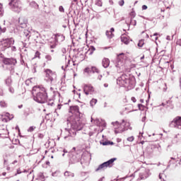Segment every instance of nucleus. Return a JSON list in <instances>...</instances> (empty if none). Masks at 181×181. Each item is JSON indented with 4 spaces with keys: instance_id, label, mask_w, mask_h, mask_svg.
Masks as SVG:
<instances>
[{
    "instance_id": "f257e3e1",
    "label": "nucleus",
    "mask_w": 181,
    "mask_h": 181,
    "mask_svg": "<svg viewBox=\"0 0 181 181\" xmlns=\"http://www.w3.org/2000/svg\"><path fill=\"white\" fill-rule=\"evenodd\" d=\"M68 125L70 129H65L64 139L66 141H76L77 131H81L84 127V124L81 122V117L69 116L67 119Z\"/></svg>"
},
{
    "instance_id": "f03ea898",
    "label": "nucleus",
    "mask_w": 181,
    "mask_h": 181,
    "mask_svg": "<svg viewBox=\"0 0 181 181\" xmlns=\"http://www.w3.org/2000/svg\"><path fill=\"white\" fill-rule=\"evenodd\" d=\"M32 94L36 103L45 104L47 101V90L43 86H34Z\"/></svg>"
},
{
    "instance_id": "7ed1b4c3",
    "label": "nucleus",
    "mask_w": 181,
    "mask_h": 181,
    "mask_svg": "<svg viewBox=\"0 0 181 181\" xmlns=\"http://www.w3.org/2000/svg\"><path fill=\"white\" fill-rule=\"evenodd\" d=\"M117 84L120 87H125L128 90H131L135 87V78H129V76L123 74L117 79Z\"/></svg>"
},
{
    "instance_id": "20e7f679",
    "label": "nucleus",
    "mask_w": 181,
    "mask_h": 181,
    "mask_svg": "<svg viewBox=\"0 0 181 181\" xmlns=\"http://www.w3.org/2000/svg\"><path fill=\"white\" fill-rule=\"evenodd\" d=\"M112 125H113L115 128V134H121L125 131H128V129H132V128L129 127V122L125 121L124 119L122 120V122L119 123L118 121L112 122Z\"/></svg>"
},
{
    "instance_id": "39448f33",
    "label": "nucleus",
    "mask_w": 181,
    "mask_h": 181,
    "mask_svg": "<svg viewBox=\"0 0 181 181\" xmlns=\"http://www.w3.org/2000/svg\"><path fill=\"white\" fill-rule=\"evenodd\" d=\"M8 6H10V9H11L13 12H16V13H21L23 9L22 1H21V0H11L8 3Z\"/></svg>"
},
{
    "instance_id": "423d86ee",
    "label": "nucleus",
    "mask_w": 181,
    "mask_h": 181,
    "mask_svg": "<svg viewBox=\"0 0 181 181\" xmlns=\"http://www.w3.org/2000/svg\"><path fill=\"white\" fill-rule=\"evenodd\" d=\"M13 43H15L13 38L3 39L0 42V50H6V49L11 47Z\"/></svg>"
},
{
    "instance_id": "0eeeda50",
    "label": "nucleus",
    "mask_w": 181,
    "mask_h": 181,
    "mask_svg": "<svg viewBox=\"0 0 181 181\" xmlns=\"http://www.w3.org/2000/svg\"><path fill=\"white\" fill-rule=\"evenodd\" d=\"M45 73H46V77H45L46 81H47L48 83H50L52 86H54L57 81V80L56 79V74H53V71H52V70L50 69H46Z\"/></svg>"
},
{
    "instance_id": "6e6552de",
    "label": "nucleus",
    "mask_w": 181,
    "mask_h": 181,
    "mask_svg": "<svg viewBox=\"0 0 181 181\" xmlns=\"http://www.w3.org/2000/svg\"><path fill=\"white\" fill-rule=\"evenodd\" d=\"M45 73H46V77H45L46 81H47L48 83H50L52 86H54L57 81V80L56 79V74H53V71H52V70L50 69H46Z\"/></svg>"
},
{
    "instance_id": "1a4fd4ad",
    "label": "nucleus",
    "mask_w": 181,
    "mask_h": 181,
    "mask_svg": "<svg viewBox=\"0 0 181 181\" xmlns=\"http://www.w3.org/2000/svg\"><path fill=\"white\" fill-rule=\"evenodd\" d=\"M68 155L69 156V165H74V163L80 162V159H81V156L76 153H69Z\"/></svg>"
},
{
    "instance_id": "9d476101",
    "label": "nucleus",
    "mask_w": 181,
    "mask_h": 181,
    "mask_svg": "<svg viewBox=\"0 0 181 181\" xmlns=\"http://www.w3.org/2000/svg\"><path fill=\"white\" fill-rule=\"evenodd\" d=\"M15 25L17 28L25 29V28L28 26V20L24 17H20L18 20L15 22Z\"/></svg>"
},
{
    "instance_id": "9b49d317",
    "label": "nucleus",
    "mask_w": 181,
    "mask_h": 181,
    "mask_svg": "<svg viewBox=\"0 0 181 181\" xmlns=\"http://www.w3.org/2000/svg\"><path fill=\"white\" fill-rule=\"evenodd\" d=\"M171 128H176L177 129H181V117H177L170 123Z\"/></svg>"
},
{
    "instance_id": "f8f14e48",
    "label": "nucleus",
    "mask_w": 181,
    "mask_h": 181,
    "mask_svg": "<svg viewBox=\"0 0 181 181\" xmlns=\"http://www.w3.org/2000/svg\"><path fill=\"white\" fill-rule=\"evenodd\" d=\"M124 53H121L117 55L116 64H115L117 69H121L122 67L124 66Z\"/></svg>"
},
{
    "instance_id": "ddd939ff",
    "label": "nucleus",
    "mask_w": 181,
    "mask_h": 181,
    "mask_svg": "<svg viewBox=\"0 0 181 181\" xmlns=\"http://www.w3.org/2000/svg\"><path fill=\"white\" fill-rule=\"evenodd\" d=\"M83 93L86 95H90L94 94V87L91 85H84L83 86Z\"/></svg>"
},
{
    "instance_id": "4468645a",
    "label": "nucleus",
    "mask_w": 181,
    "mask_h": 181,
    "mask_svg": "<svg viewBox=\"0 0 181 181\" xmlns=\"http://www.w3.org/2000/svg\"><path fill=\"white\" fill-rule=\"evenodd\" d=\"M71 113L72 114L70 117H81V113H80V109L78 106H71L70 107Z\"/></svg>"
},
{
    "instance_id": "2eb2a0df",
    "label": "nucleus",
    "mask_w": 181,
    "mask_h": 181,
    "mask_svg": "<svg viewBox=\"0 0 181 181\" xmlns=\"http://www.w3.org/2000/svg\"><path fill=\"white\" fill-rule=\"evenodd\" d=\"M4 64H8L10 66H15L18 61L15 58H6L4 59Z\"/></svg>"
},
{
    "instance_id": "dca6fc26",
    "label": "nucleus",
    "mask_w": 181,
    "mask_h": 181,
    "mask_svg": "<svg viewBox=\"0 0 181 181\" xmlns=\"http://www.w3.org/2000/svg\"><path fill=\"white\" fill-rule=\"evenodd\" d=\"M149 170L144 168L142 172L139 173V177L141 179H146L147 177H149Z\"/></svg>"
},
{
    "instance_id": "f3484780",
    "label": "nucleus",
    "mask_w": 181,
    "mask_h": 181,
    "mask_svg": "<svg viewBox=\"0 0 181 181\" xmlns=\"http://www.w3.org/2000/svg\"><path fill=\"white\" fill-rule=\"evenodd\" d=\"M93 122L95 124V125H96V127H106L107 124H105V122H104V120L103 119H95L93 120Z\"/></svg>"
},
{
    "instance_id": "a211bd4d",
    "label": "nucleus",
    "mask_w": 181,
    "mask_h": 181,
    "mask_svg": "<svg viewBox=\"0 0 181 181\" xmlns=\"http://www.w3.org/2000/svg\"><path fill=\"white\" fill-rule=\"evenodd\" d=\"M21 36L24 39V40H29V38L30 37V31L24 30Z\"/></svg>"
},
{
    "instance_id": "6ab92c4d",
    "label": "nucleus",
    "mask_w": 181,
    "mask_h": 181,
    "mask_svg": "<svg viewBox=\"0 0 181 181\" xmlns=\"http://www.w3.org/2000/svg\"><path fill=\"white\" fill-rule=\"evenodd\" d=\"M64 39H65L64 35H63L62 34H57L55 35V41L57 43H60L62 42H64Z\"/></svg>"
},
{
    "instance_id": "aec40b11",
    "label": "nucleus",
    "mask_w": 181,
    "mask_h": 181,
    "mask_svg": "<svg viewBox=\"0 0 181 181\" xmlns=\"http://www.w3.org/2000/svg\"><path fill=\"white\" fill-rule=\"evenodd\" d=\"M117 160V158H113L110 159L109 160L105 162V164L106 165L107 168H112V165L114 164V162Z\"/></svg>"
},
{
    "instance_id": "412c9836",
    "label": "nucleus",
    "mask_w": 181,
    "mask_h": 181,
    "mask_svg": "<svg viewBox=\"0 0 181 181\" xmlns=\"http://www.w3.org/2000/svg\"><path fill=\"white\" fill-rule=\"evenodd\" d=\"M114 31V28H112L110 30L106 31L105 35L108 39H112V37H114V34L112 33Z\"/></svg>"
},
{
    "instance_id": "4be33fe9",
    "label": "nucleus",
    "mask_w": 181,
    "mask_h": 181,
    "mask_svg": "<svg viewBox=\"0 0 181 181\" xmlns=\"http://www.w3.org/2000/svg\"><path fill=\"white\" fill-rule=\"evenodd\" d=\"M102 64L105 69H107L110 66V59L108 58H104L102 61Z\"/></svg>"
},
{
    "instance_id": "5701e85b",
    "label": "nucleus",
    "mask_w": 181,
    "mask_h": 181,
    "mask_svg": "<svg viewBox=\"0 0 181 181\" xmlns=\"http://www.w3.org/2000/svg\"><path fill=\"white\" fill-rule=\"evenodd\" d=\"M76 59H78L79 60V62H83V60H84V59H86V52L83 54V52H79L78 53Z\"/></svg>"
},
{
    "instance_id": "b1692460",
    "label": "nucleus",
    "mask_w": 181,
    "mask_h": 181,
    "mask_svg": "<svg viewBox=\"0 0 181 181\" xmlns=\"http://www.w3.org/2000/svg\"><path fill=\"white\" fill-rule=\"evenodd\" d=\"M107 165L105 164V163H103L102 164H100L98 168L95 169V172H98L99 170H104V169H107Z\"/></svg>"
},
{
    "instance_id": "393cba45",
    "label": "nucleus",
    "mask_w": 181,
    "mask_h": 181,
    "mask_svg": "<svg viewBox=\"0 0 181 181\" xmlns=\"http://www.w3.org/2000/svg\"><path fill=\"white\" fill-rule=\"evenodd\" d=\"M64 177H74V173L70 171H65L64 173Z\"/></svg>"
},
{
    "instance_id": "a878e982",
    "label": "nucleus",
    "mask_w": 181,
    "mask_h": 181,
    "mask_svg": "<svg viewBox=\"0 0 181 181\" xmlns=\"http://www.w3.org/2000/svg\"><path fill=\"white\" fill-rule=\"evenodd\" d=\"M121 40L122 43H124V45H128V43H129V39L125 35H122L121 37Z\"/></svg>"
},
{
    "instance_id": "bb28decb",
    "label": "nucleus",
    "mask_w": 181,
    "mask_h": 181,
    "mask_svg": "<svg viewBox=\"0 0 181 181\" xmlns=\"http://www.w3.org/2000/svg\"><path fill=\"white\" fill-rule=\"evenodd\" d=\"M5 83L6 84V86H8V87H10V86L12 84V78H11V77H8L6 80H5Z\"/></svg>"
},
{
    "instance_id": "cd10ccee",
    "label": "nucleus",
    "mask_w": 181,
    "mask_h": 181,
    "mask_svg": "<svg viewBox=\"0 0 181 181\" xmlns=\"http://www.w3.org/2000/svg\"><path fill=\"white\" fill-rule=\"evenodd\" d=\"M0 107H1L2 108H6V107H8V104L6 103V102H5V100H1Z\"/></svg>"
},
{
    "instance_id": "c85d7f7f",
    "label": "nucleus",
    "mask_w": 181,
    "mask_h": 181,
    "mask_svg": "<svg viewBox=\"0 0 181 181\" xmlns=\"http://www.w3.org/2000/svg\"><path fill=\"white\" fill-rule=\"evenodd\" d=\"M98 127H97V126H91L90 127V129L91 130V131H93V132H95H95H98Z\"/></svg>"
},
{
    "instance_id": "c756f323",
    "label": "nucleus",
    "mask_w": 181,
    "mask_h": 181,
    "mask_svg": "<svg viewBox=\"0 0 181 181\" xmlns=\"http://www.w3.org/2000/svg\"><path fill=\"white\" fill-rule=\"evenodd\" d=\"M90 73H100V71H98V69L95 66H92L90 68Z\"/></svg>"
},
{
    "instance_id": "7c9ffc66",
    "label": "nucleus",
    "mask_w": 181,
    "mask_h": 181,
    "mask_svg": "<svg viewBox=\"0 0 181 181\" xmlns=\"http://www.w3.org/2000/svg\"><path fill=\"white\" fill-rule=\"evenodd\" d=\"M97 99H94L93 98L90 101V107H93L94 105H95V104H97Z\"/></svg>"
},
{
    "instance_id": "2f4dec72",
    "label": "nucleus",
    "mask_w": 181,
    "mask_h": 181,
    "mask_svg": "<svg viewBox=\"0 0 181 181\" xmlns=\"http://www.w3.org/2000/svg\"><path fill=\"white\" fill-rule=\"evenodd\" d=\"M30 6H33V8H35V9H37V8H39V5H37L36 4V2L35 1H32L30 4Z\"/></svg>"
},
{
    "instance_id": "473e14b6",
    "label": "nucleus",
    "mask_w": 181,
    "mask_h": 181,
    "mask_svg": "<svg viewBox=\"0 0 181 181\" xmlns=\"http://www.w3.org/2000/svg\"><path fill=\"white\" fill-rule=\"evenodd\" d=\"M129 21H130L129 25H132L133 26H136V20L130 18V19H129Z\"/></svg>"
},
{
    "instance_id": "72a5a7b5",
    "label": "nucleus",
    "mask_w": 181,
    "mask_h": 181,
    "mask_svg": "<svg viewBox=\"0 0 181 181\" xmlns=\"http://www.w3.org/2000/svg\"><path fill=\"white\" fill-rule=\"evenodd\" d=\"M144 45H145V40H140L139 41V43H138L139 47H142V46H144Z\"/></svg>"
},
{
    "instance_id": "f704fd0d",
    "label": "nucleus",
    "mask_w": 181,
    "mask_h": 181,
    "mask_svg": "<svg viewBox=\"0 0 181 181\" xmlns=\"http://www.w3.org/2000/svg\"><path fill=\"white\" fill-rule=\"evenodd\" d=\"M32 81H33V78L26 80L25 81L26 86H30V84H32Z\"/></svg>"
},
{
    "instance_id": "c9c22d12",
    "label": "nucleus",
    "mask_w": 181,
    "mask_h": 181,
    "mask_svg": "<svg viewBox=\"0 0 181 181\" xmlns=\"http://www.w3.org/2000/svg\"><path fill=\"white\" fill-rule=\"evenodd\" d=\"M6 32V28L0 25V33H5Z\"/></svg>"
},
{
    "instance_id": "e433bc0d",
    "label": "nucleus",
    "mask_w": 181,
    "mask_h": 181,
    "mask_svg": "<svg viewBox=\"0 0 181 181\" xmlns=\"http://www.w3.org/2000/svg\"><path fill=\"white\" fill-rule=\"evenodd\" d=\"M45 59L47 62H52V56L49 54L45 55Z\"/></svg>"
},
{
    "instance_id": "4c0bfd02",
    "label": "nucleus",
    "mask_w": 181,
    "mask_h": 181,
    "mask_svg": "<svg viewBox=\"0 0 181 181\" xmlns=\"http://www.w3.org/2000/svg\"><path fill=\"white\" fill-rule=\"evenodd\" d=\"M60 110H62V106L60 105H58L57 108L55 110L54 112H56V114L59 115V111H60Z\"/></svg>"
},
{
    "instance_id": "58836bf2",
    "label": "nucleus",
    "mask_w": 181,
    "mask_h": 181,
    "mask_svg": "<svg viewBox=\"0 0 181 181\" xmlns=\"http://www.w3.org/2000/svg\"><path fill=\"white\" fill-rule=\"evenodd\" d=\"M95 50V47L91 46L89 48V52H90V54H93V53H94V51Z\"/></svg>"
},
{
    "instance_id": "ea45409f",
    "label": "nucleus",
    "mask_w": 181,
    "mask_h": 181,
    "mask_svg": "<svg viewBox=\"0 0 181 181\" xmlns=\"http://www.w3.org/2000/svg\"><path fill=\"white\" fill-rule=\"evenodd\" d=\"M4 16V8H2V4H0V16Z\"/></svg>"
},
{
    "instance_id": "a19ab883",
    "label": "nucleus",
    "mask_w": 181,
    "mask_h": 181,
    "mask_svg": "<svg viewBox=\"0 0 181 181\" xmlns=\"http://www.w3.org/2000/svg\"><path fill=\"white\" fill-rule=\"evenodd\" d=\"M47 105H50V107H52L53 105V104H54V102L53 101V100H50L49 102H45Z\"/></svg>"
},
{
    "instance_id": "79ce46f5",
    "label": "nucleus",
    "mask_w": 181,
    "mask_h": 181,
    "mask_svg": "<svg viewBox=\"0 0 181 181\" xmlns=\"http://www.w3.org/2000/svg\"><path fill=\"white\" fill-rule=\"evenodd\" d=\"M135 139V137H134L133 136H130V137H128L127 139V140L129 141V142H134V140Z\"/></svg>"
},
{
    "instance_id": "37998d69",
    "label": "nucleus",
    "mask_w": 181,
    "mask_h": 181,
    "mask_svg": "<svg viewBox=\"0 0 181 181\" xmlns=\"http://www.w3.org/2000/svg\"><path fill=\"white\" fill-rule=\"evenodd\" d=\"M59 173H60V172L55 171V172L52 173V176H53L54 177H56L59 176Z\"/></svg>"
},
{
    "instance_id": "c03bdc74",
    "label": "nucleus",
    "mask_w": 181,
    "mask_h": 181,
    "mask_svg": "<svg viewBox=\"0 0 181 181\" xmlns=\"http://www.w3.org/2000/svg\"><path fill=\"white\" fill-rule=\"evenodd\" d=\"M39 176H40V179H41V180L45 181V175H43L42 173H40Z\"/></svg>"
},
{
    "instance_id": "a18cd8bd",
    "label": "nucleus",
    "mask_w": 181,
    "mask_h": 181,
    "mask_svg": "<svg viewBox=\"0 0 181 181\" xmlns=\"http://www.w3.org/2000/svg\"><path fill=\"white\" fill-rule=\"evenodd\" d=\"M33 131H35V127L33 126L30 127L28 129V132H33Z\"/></svg>"
},
{
    "instance_id": "49530a36",
    "label": "nucleus",
    "mask_w": 181,
    "mask_h": 181,
    "mask_svg": "<svg viewBox=\"0 0 181 181\" xmlns=\"http://www.w3.org/2000/svg\"><path fill=\"white\" fill-rule=\"evenodd\" d=\"M119 6H124V4H125V1H124V0H120L118 2Z\"/></svg>"
},
{
    "instance_id": "de8ad7c7",
    "label": "nucleus",
    "mask_w": 181,
    "mask_h": 181,
    "mask_svg": "<svg viewBox=\"0 0 181 181\" xmlns=\"http://www.w3.org/2000/svg\"><path fill=\"white\" fill-rule=\"evenodd\" d=\"M8 91H9V93H11V94H13V93H15V89H13V88H12V87H9Z\"/></svg>"
},
{
    "instance_id": "09e8293b",
    "label": "nucleus",
    "mask_w": 181,
    "mask_h": 181,
    "mask_svg": "<svg viewBox=\"0 0 181 181\" xmlns=\"http://www.w3.org/2000/svg\"><path fill=\"white\" fill-rule=\"evenodd\" d=\"M4 89L2 88H0V97H4Z\"/></svg>"
},
{
    "instance_id": "8fccbe9b",
    "label": "nucleus",
    "mask_w": 181,
    "mask_h": 181,
    "mask_svg": "<svg viewBox=\"0 0 181 181\" xmlns=\"http://www.w3.org/2000/svg\"><path fill=\"white\" fill-rule=\"evenodd\" d=\"M35 57H38V59H40V52H39L38 51H37V52H35Z\"/></svg>"
},
{
    "instance_id": "3c124183",
    "label": "nucleus",
    "mask_w": 181,
    "mask_h": 181,
    "mask_svg": "<svg viewBox=\"0 0 181 181\" xmlns=\"http://www.w3.org/2000/svg\"><path fill=\"white\" fill-rule=\"evenodd\" d=\"M84 71H85V73H91V69H90V68H86L84 69Z\"/></svg>"
},
{
    "instance_id": "603ef678",
    "label": "nucleus",
    "mask_w": 181,
    "mask_h": 181,
    "mask_svg": "<svg viewBox=\"0 0 181 181\" xmlns=\"http://www.w3.org/2000/svg\"><path fill=\"white\" fill-rule=\"evenodd\" d=\"M59 12H64V8H63V6H60L59 7Z\"/></svg>"
},
{
    "instance_id": "864d4df0",
    "label": "nucleus",
    "mask_w": 181,
    "mask_h": 181,
    "mask_svg": "<svg viewBox=\"0 0 181 181\" xmlns=\"http://www.w3.org/2000/svg\"><path fill=\"white\" fill-rule=\"evenodd\" d=\"M61 52L63 54H65L67 52V49L66 48H62Z\"/></svg>"
},
{
    "instance_id": "5fc2aeb1",
    "label": "nucleus",
    "mask_w": 181,
    "mask_h": 181,
    "mask_svg": "<svg viewBox=\"0 0 181 181\" xmlns=\"http://www.w3.org/2000/svg\"><path fill=\"white\" fill-rule=\"evenodd\" d=\"M146 9H148V6L146 5H143L142 6V10L143 11H146Z\"/></svg>"
},
{
    "instance_id": "6e6d98bb",
    "label": "nucleus",
    "mask_w": 181,
    "mask_h": 181,
    "mask_svg": "<svg viewBox=\"0 0 181 181\" xmlns=\"http://www.w3.org/2000/svg\"><path fill=\"white\" fill-rule=\"evenodd\" d=\"M56 44H53L52 45L49 46L50 49H56Z\"/></svg>"
},
{
    "instance_id": "4d7b16f0",
    "label": "nucleus",
    "mask_w": 181,
    "mask_h": 181,
    "mask_svg": "<svg viewBox=\"0 0 181 181\" xmlns=\"http://www.w3.org/2000/svg\"><path fill=\"white\" fill-rule=\"evenodd\" d=\"M95 132L92 130L91 132H89V136H93L94 135Z\"/></svg>"
},
{
    "instance_id": "13d9d810",
    "label": "nucleus",
    "mask_w": 181,
    "mask_h": 181,
    "mask_svg": "<svg viewBox=\"0 0 181 181\" xmlns=\"http://www.w3.org/2000/svg\"><path fill=\"white\" fill-rule=\"evenodd\" d=\"M177 45H178V46H181V39L177 41Z\"/></svg>"
},
{
    "instance_id": "bf43d9fd",
    "label": "nucleus",
    "mask_w": 181,
    "mask_h": 181,
    "mask_svg": "<svg viewBox=\"0 0 181 181\" xmlns=\"http://www.w3.org/2000/svg\"><path fill=\"white\" fill-rule=\"evenodd\" d=\"M132 101L134 103H136V98H135V97H132Z\"/></svg>"
},
{
    "instance_id": "052dcab7",
    "label": "nucleus",
    "mask_w": 181,
    "mask_h": 181,
    "mask_svg": "<svg viewBox=\"0 0 181 181\" xmlns=\"http://www.w3.org/2000/svg\"><path fill=\"white\" fill-rule=\"evenodd\" d=\"M49 91H51V93H54V88H53V87H51L49 88Z\"/></svg>"
},
{
    "instance_id": "680f3d73",
    "label": "nucleus",
    "mask_w": 181,
    "mask_h": 181,
    "mask_svg": "<svg viewBox=\"0 0 181 181\" xmlns=\"http://www.w3.org/2000/svg\"><path fill=\"white\" fill-rule=\"evenodd\" d=\"M22 173V171H21V169L17 170V175H21Z\"/></svg>"
},
{
    "instance_id": "e2e57ef3",
    "label": "nucleus",
    "mask_w": 181,
    "mask_h": 181,
    "mask_svg": "<svg viewBox=\"0 0 181 181\" xmlns=\"http://www.w3.org/2000/svg\"><path fill=\"white\" fill-rule=\"evenodd\" d=\"M131 15H132V16H133V18H135V12L132 11L131 13Z\"/></svg>"
},
{
    "instance_id": "0e129e2a",
    "label": "nucleus",
    "mask_w": 181,
    "mask_h": 181,
    "mask_svg": "<svg viewBox=\"0 0 181 181\" xmlns=\"http://www.w3.org/2000/svg\"><path fill=\"white\" fill-rule=\"evenodd\" d=\"M98 80H101V78H103V75H100L98 77Z\"/></svg>"
},
{
    "instance_id": "69168bd1",
    "label": "nucleus",
    "mask_w": 181,
    "mask_h": 181,
    "mask_svg": "<svg viewBox=\"0 0 181 181\" xmlns=\"http://www.w3.org/2000/svg\"><path fill=\"white\" fill-rule=\"evenodd\" d=\"M104 87L105 88H107V87H108V83H104Z\"/></svg>"
},
{
    "instance_id": "338daca9",
    "label": "nucleus",
    "mask_w": 181,
    "mask_h": 181,
    "mask_svg": "<svg viewBox=\"0 0 181 181\" xmlns=\"http://www.w3.org/2000/svg\"><path fill=\"white\" fill-rule=\"evenodd\" d=\"M33 73H36V67H34L33 69Z\"/></svg>"
},
{
    "instance_id": "774afa93",
    "label": "nucleus",
    "mask_w": 181,
    "mask_h": 181,
    "mask_svg": "<svg viewBox=\"0 0 181 181\" xmlns=\"http://www.w3.org/2000/svg\"><path fill=\"white\" fill-rule=\"evenodd\" d=\"M104 180V177H101L100 179L98 180V181H103Z\"/></svg>"
}]
</instances>
